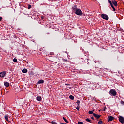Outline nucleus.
Wrapping results in <instances>:
<instances>
[{
  "label": "nucleus",
  "instance_id": "39448f33",
  "mask_svg": "<svg viewBox=\"0 0 124 124\" xmlns=\"http://www.w3.org/2000/svg\"><path fill=\"white\" fill-rule=\"evenodd\" d=\"M6 75V72L3 71L0 73V77H1L2 78H3Z\"/></svg>",
  "mask_w": 124,
  "mask_h": 124
},
{
  "label": "nucleus",
  "instance_id": "4be33fe9",
  "mask_svg": "<svg viewBox=\"0 0 124 124\" xmlns=\"http://www.w3.org/2000/svg\"><path fill=\"white\" fill-rule=\"evenodd\" d=\"M76 108L77 109V110H78V111L80 110V107H79V106L77 107Z\"/></svg>",
  "mask_w": 124,
  "mask_h": 124
},
{
  "label": "nucleus",
  "instance_id": "aec40b11",
  "mask_svg": "<svg viewBox=\"0 0 124 124\" xmlns=\"http://www.w3.org/2000/svg\"><path fill=\"white\" fill-rule=\"evenodd\" d=\"M13 61L14 62H18V60H17L16 58H14Z\"/></svg>",
  "mask_w": 124,
  "mask_h": 124
},
{
  "label": "nucleus",
  "instance_id": "f257e3e1",
  "mask_svg": "<svg viewBox=\"0 0 124 124\" xmlns=\"http://www.w3.org/2000/svg\"><path fill=\"white\" fill-rule=\"evenodd\" d=\"M109 94L112 96H116L117 95V91L115 89H111L109 91Z\"/></svg>",
  "mask_w": 124,
  "mask_h": 124
},
{
  "label": "nucleus",
  "instance_id": "6ab92c4d",
  "mask_svg": "<svg viewBox=\"0 0 124 124\" xmlns=\"http://www.w3.org/2000/svg\"><path fill=\"white\" fill-rule=\"evenodd\" d=\"M63 119L66 123H68V121L65 118V117H63Z\"/></svg>",
  "mask_w": 124,
  "mask_h": 124
},
{
  "label": "nucleus",
  "instance_id": "1a4fd4ad",
  "mask_svg": "<svg viewBox=\"0 0 124 124\" xmlns=\"http://www.w3.org/2000/svg\"><path fill=\"white\" fill-rule=\"evenodd\" d=\"M112 4H114L115 6H117L118 2L116 0H112Z\"/></svg>",
  "mask_w": 124,
  "mask_h": 124
},
{
  "label": "nucleus",
  "instance_id": "f3484780",
  "mask_svg": "<svg viewBox=\"0 0 124 124\" xmlns=\"http://www.w3.org/2000/svg\"><path fill=\"white\" fill-rule=\"evenodd\" d=\"M85 120L86 122H88V123H93L89 118H86Z\"/></svg>",
  "mask_w": 124,
  "mask_h": 124
},
{
  "label": "nucleus",
  "instance_id": "ddd939ff",
  "mask_svg": "<svg viewBox=\"0 0 124 124\" xmlns=\"http://www.w3.org/2000/svg\"><path fill=\"white\" fill-rule=\"evenodd\" d=\"M4 85L5 87H6L8 88V87H9V83L8 82H4Z\"/></svg>",
  "mask_w": 124,
  "mask_h": 124
},
{
  "label": "nucleus",
  "instance_id": "0eeeda50",
  "mask_svg": "<svg viewBox=\"0 0 124 124\" xmlns=\"http://www.w3.org/2000/svg\"><path fill=\"white\" fill-rule=\"evenodd\" d=\"M72 11L73 12H76V10H77V9H78V8H77V6H76V5L73 6L72 8Z\"/></svg>",
  "mask_w": 124,
  "mask_h": 124
},
{
  "label": "nucleus",
  "instance_id": "423d86ee",
  "mask_svg": "<svg viewBox=\"0 0 124 124\" xmlns=\"http://www.w3.org/2000/svg\"><path fill=\"white\" fill-rule=\"evenodd\" d=\"M93 117H95V118H96L97 119V120H98V119H99V118H100V117H101V115H99L98 114H96L95 113H93Z\"/></svg>",
  "mask_w": 124,
  "mask_h": 124
},
{
  "label": "nucleus",
  "instance_id": "f03ea898",
  "mask_svg": "<svg viewBox=\"0 0 124 124\" xmlns=\"http://www.w3.org/2000/svg\"><path fill=\"white\" fill-rule=\"evenodd\" d=\"M101 17L102 19L106 20V21H108V20H109V16L106 14H102Z\"/></svg>",
  "mask_w": 124,
  "mask_h": 124
},
{
  "label": "nucleus",
  "instance_id": "412c9836",
  "mask_svg": "<svg viewBox=\"0 0 124 124\" xmlns=\"http://www.w3.org/2000/svg\"><path fill=\"white\" fill-rule=\"evenodd\" d=\"M112 8L113 9V11H116V8H115V7H114V5H112L111 6Z\"/></svg>",
  "mask_w": 124,
  "mask_h": 124
},
{
  "label": "nucleus",
  "instance_id": "9d476101",
  "mask_svg": "<svg viewBox=\"0 0 124 124\" xmlns=\"http://www.w3.org/2000/svg\"><path fill=\"white\" fill-rule=\"evenodd\" d=\"M44 83V80H40L37 83V85H39V84H43Z\"/></svg>",
  "mask_w": 124,
  "mask_h": 124
},
{
  "label": "nucleus",
  "instance_id": "20e7f679",
  "mask_svg": "<svg viewBox=\"0 0 124 124\" xmlns=\"http://www.w3.org/2000/svg\"><path fill=\"white\" fill-rule=\"evenodd\" d=\"M119 121L121 124H124V118L123 116H119Z\"/></svg>",
  "mask_w": 124,
  "mask_h": 124
},
{
  "label": "nucleus",
  "instance_id": "a878e982",
  "mask_svg": "<svg viewBox=\"0 0 124 124\" xmlns=\"http://www.w3.org/2000/svg\"><path fill=\"white\" fill-rule=\"evenodd\" d=\"M78 124H84V123H83L82 122H78Z\"/></svg>",
  "mask_w": 124,
  "mask_h": 124
},
{
  "label": "nucleus",
  "instance_id": "4468645a",
  "mask_svg": "<svg viewBox=\"0 0 124 124\" xmlns=\"http://www.w3.org/2000/svg\"><path fill=\"white\" fill-rule=\"evenodd\" d=\"M22 72L23 73H27V72H28V70H27V69H23L22 70Z\"/></svg>",
  "mask_w": 124,
  "mask_h": 124
},
{
  "label": "nucleus",
  "instance_id": "cd10ccee",
  "mask_svg": "<svg viewBox=\"0 0 124 124\" xmlns=\"http://www.w3.org/2000/svg\"><path fill=\"white\" fill-rule=\"evenodd\" d=\"M92 120H94V117H93V116H92L91 117Z\"/></svg>",
  "mask_w": 124,
  "mask_h": 124
},
{
  "label": "nucleus",
  "instance_id": "c9c22d12",
  "mask_svg": "<svg viewBox=\"0 0 124 124\" xmlns=\"http://www.w3.org/2000/svg\"><path fill=\"white\" fill-rule=\"evenodd\" d=\"M42 19H43V17H42Z\"/></svg>",
  "mask_w": 124,
  "mask_h": 124
},
{
  "label": "nucleus",
  "instance_id": "f8f14e48",
  "mask_svg": "<svg viewBox=\"0 0 124 124\" xmlns=\"http://www.w3.org/2000/svg\"><path fill=\"white\" fill-rule=\"evenodd\" d=\"M4 118L7 122H8V114H6L4 116Z\"/></svg>",
  "mask_w": 124,
  "mask_h": 124
},
{
  "label": "nucleus",
  "instance_id": "473e14b6",
  "mask_svg": "<svg viewBox=\"0 0 124 124\" xmlns=\"http://www.w3.org/2000/svg\"><path fill=\"white\" fill-rule=\"evenodd\" d=\"M92 111L93 112H93H94V110H92Z\"/></svg>",
  "mask_w": 124,
  "mask_h": 124
},
{
  "label": "nucleus",
  "instance_id": "c756f323",
  "mask_svg": "<svg viewBox=\"0 0 124 124\" xmlns=\"http://www.w3.org/2000/svg\"><path fill=\"white\" fill-rule=\"evenodd\" d=\"M1 20H2V17H0V21H1Z\"/></svg>",
  "mask_w": 124,
  "mask_h": 124
},
{
  "label": "nucleus",
  "instance_id": "a211bd4d",
  "mask_svg": "<svg viewBox=\"0 0 124 124\" xmlns=\"http://www.w3.org/2000/svg\"><path fill=\"white\" fill-rule=\"evenodd\" d=\"M81 102L80 101V100H78L77 102H76V103L77 104H78V106H80V103Z\"/></svg>",
  "mask_w": 124,
  "mask_h": 124
},
{
  "label": "nucleus",
  "instance_id": "5701e85b",
  "mask_svg": "<svg viewBox=\"0 0 124 124\" xmlns=\"http://www.w3.org/2000/svg\"><path fill=\"white\" fill-rule=\"evenodd\" d=\"M98 124H103V122H102V121L100 120L98 122Z\"/></svg>",
  "mask_w": 124,
  "mask_h": 124
},
{
  "label": "nucleus",
  "instance_id": "72a5a7b5",
  "mask_svg": "<svg viewBox=\"0 0 124 124\" xmlns=\"http://www.w3.org/2000/svg\"><path fill=\"white\" fill-rule=\"evenodd\" d=\"M105 110H106V108H104V109H103V111H105Z\"/></svg>",
  "mask_w": 124,
  "mask_h": 124
},
{
  "label": "nucleus",
  "instance_id": "2eb2a0df",
  "mask_svg": "<svg viewBox=\"0 0 124 124\" xmlns=\"http://www.w3.org/2000/svg\"><path fill=\"white\" fill-rule=\"evenodd\" d=\"M108 2L109 3V4H110V6L113 5V1H112L110 0H108Z\"/></svg>",
  "mask_w": 124,
  "mask_h": 124
},
{
  "label": "nucleus",
  "instance_id": "c85d7f7f",
  "mask_svg": "<svg viewBox=\"0 0 124 124\" xmlns=\"http://www.w3.org/2000/svg\"><path fill=\"white\" fill-rule=\"evenodd\" d=\"M124 101H121V104H124Z\"/></svg>",
  "mask_w": 124,
  "mask_h": 124
},
{
  "label": "nucleus",
  "instance_id": "dca6fc26",
  "mask_svg": "<svg viewBox=\"0 0 124 124\" xmlns=\"http://www.w3.org/2000/svg\"><path fill=\"white\" fill-rule=\"evenodd\" d=\"M69 98L70 99H71V100H73V99H74V96L71 95L69 96Z\"/></svg>",
  "mask_w": 124,
  "mask_h": 124
},
{
  "label": "nucleus",
  "instance_id": "7c9ffc66",
  "mask_svg": "<svg viewBox=\"0 0 124 124\" xmlns=\"http://www.w3.org/2000/svg\"><path fill=\"white\" fill-rule=\"evenodd\" d=\"M27 17H30V15L29 14H27Z\"/></svg>",
  "mask_w": 124,
  "mask_h": 124
},
{
  "label": "nucleus",
  "instance_id": "9b49d317",
  "mask_svg": "<svg viewBox=\"0 0 124 124\" xmlns=\"http://www.w3.org/2000/svg\"><path fill=\"white\" fill-rule=\"evenodd\" d=\"M36 99L38 101H41V97L40 96H38L37 97Z\"/></svg>",
  "mask_w": 124,
  "mask_h": 124
},
{
  "label": "nucleus",
  "instance_id": "f704fd0d",
  "mask_svg": "<svg viewBox=\"0 0 124 124\" xmlns=\"http://www.w3.org/2000/svg\"><path fill=\"white\" fill-rule=\"evenodd\" d=\"M66 85H67V86H69V84H66Z\"/></svg>",
  "mask_w": 124,
  "mask_h": 124
},
{
  "label": "nucleus",
  "instance_id": "bb28decb",
  "mask_svg": "<svg viewBox=\"0 0 124 124\" xmlns=\"http://www.w3.org/2000/svg\"><path fill=\"white\" fill-rule=\"evenodd\" d=\"M63 62H67V59H63L62 60Z\"/></svg>",
  "mask_w": 124,
  "mask_h": 124
},
{
  "label": "nucleus",
  "instance_id": "b1692460",
  "mask_svg": "<svg viewBox=\"0 0 124 124\" xmlns=\"http://www.w3.org/2000/svg\"><path fill=\"white\" fill-rule=\"evenodd\" d=\"M88 113H89L90 115H93V111H89L88 112Z\"/></svg>",
  "mask_w": 124,
  "mask_h": 124
},
{
  "label": "nucleus",
  "instance_id": "393cba45",
  "mask_svg": "<svg viewBox=\"0 0 124 124\" xmlns=\"http://www.w3.org/2000/svg\"><path fill=\"white\" fill-rule=\"evenodd\" d=\"M31 5H28V9H31Z\"/></svg>",
  "mask_w": 124,
  "mask_h": 124
},
{
  "label": "nucleus",
  "instance_id": "6e6552de",
  "mask_svg": "<svg viewBox=\"0 0 124 124\" xmlns=\"http://www.w3.org/2000/svg\"><path fill=\"white\" fill-rule=\"evenodd\" d=\"M108 122H112L113 120H114V119H115V117H113L112 116H108Z\"/></svg>",
  "mask_w": 124,
  "mask_h": 124
},
{
  "label": "nucleus",
  "instance_id": "2f4dec72",
  "mask_svg": "<svg viewBox=\"0 0 124 124\" xmlns=\"http://www.w3.org/2000/svg\"><path fill=\"white\" fill-rule=\"evenodd\" d=\"M61 124H67V123H60Z\"/></svg>",
  "mask_w": 124,
  "mask_h": 124
},
{
  "label": "nucleus",
  "instance_id": "7ed1b4c3",
  "mask_svg": "<svg viewBox=\"0 0 124 124\" xmlns=\"http://www.w3.org/2000/svg\"><path fill=\"white\" fill-rule=\"evenodd\" d=\"M75 13L76 14H77V15H79V16H81V15H83V12H82V10H81V9H77L76 12H75Z\"/></svg>",
  "mask_w": 124,
  "mask_h": 124
}]
</instances>
